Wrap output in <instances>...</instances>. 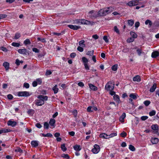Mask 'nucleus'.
Here are the masks:
<instances>
[{
    "label": "nucleus",
    "instance_id": "nucleus-5",
    "mask_svg": "<svg viewBox=\"0 0 159 159\" xmlns=\"http://www.w3.org/2000/svg\"><path fill=\"white\" fill-rule=\"evenodd\" d=\"M17 95L19 96L28 97L30 96V94L27 91L20 92L18 93Z\"/></svg>",
    "mask_w": 159,
    "mask_h": 159
},
{
    "label": "nucleus",
    "instance_id": "nucleus-9",
    "mask_svg": "<svg viewBox=\"0 0 159 159\" xmlns=\"http://www.w3.org/2000/svg\"><path fill=\"white\" fill-rule=\"evenodd\" d=\"M68 26L70 28L75 30H77L81 28L80 26L74 25H69Z\"/></svg>",
    "mask_w": 159,
    "mask_h": 159
},
{
    "label": "nucleus",
    "instance_id": "nucleus-21",
    "mask_svg": "<svg viewBox=\"0 0 159 159\" xmlns=\"http://www.w3.org/2000/svg\"><path fill=\"white\" fill-rule=\"evenodd\" d=\"M157 87V84H154L153 86L151 87L150 89V91L151 92H153Z\"/></svg>",
    "mask_w": 159,
    "mask_h": 159
},
{
    "label": "nucleus",
    "instance_id": "nucleus-29",
    "mask_svg": "<svg viewBox=\"0 0 159 159\" xmlns=\"http://www.w3.org/2000/svg\"><path fill=\"white\" fill-rule=\"evenodd\" d=\"M85 41L84 40H82L79 42V45L80 46H82V47H84L85 46V44H84Z\"/></svg>",
    "mask_w": 159,
    "mask_h": 159
},
{
    "label": "nucleus",
    "instance_id": "nucleus-38",
    "mask_svg": "<svg viewBox=\"0 0 159 159\" xmlns=\"http://www.w3.org/2000/svg\"><path fill=\"white\" fill-rule=\"evenodd\" d=\"M134 41V39L131 37L128 38L127 40V42L128 43H131L133 42Z\"/></svg>",
    "mask_w": 159,
    "mask_h": 159
},
{
    "label": "nucleus",
    "instance_id": "nucleus-18",
    "mask_svg": "<svg viewBox=\"0 0 159 159\" xmlns=\"http://www.w3.org/2000/svg\"><path fill=\"white\" fill-rule=\"evenodd\" d=\"M152 129L155 131V133H156L158 131V126L157 125H153L151 126Z\"/></svg>",
    "mask_w": 159,
    "mask_h": 159
},
{
    "label": "nucleus",
    "instance_id": "nucleus-39",
    "mask_svg": "<svg viewBox=\"0 0 159 159\" xmlns=\"http://www.w3.org/2000/svg\"><path fill=\"white\" fill-rule=\"evenodd\" d=\"M15 151L16 152H19L20 153H22L23 152V150L19 147H17Z\"/></svg>",
    "mask_w": 159,
    "mask_h": 159
},
{
    "label": "nucleus",
    "instance_id": "nucleus-37",
    "mask_svg": "<svg viewBox=\"0 0 159 159\" xmlns=\"http://www.w3.org/2000/svg\"><path fill=\"white\" fill-rule=\"evenodd\" d=\"M24 43L25 45H26L27 44H31V42L29 39H27L26 40L24 41Z\"/></svg>",
    "mask_w": 159,
    "mask_h": 159
},
{
    "label": "nucleus",
    "instance_id": "nucleus-31",
    "mask_svg": "<svg viewBox=\"0 0 159 159\" xmlns=\"http://www.w3.org/2000/svg\"><path fill=\"white\" fill-rule=\"evenodd\" d=\"M74 148L75 150L78 151L80 150L81 149L80 146L78 145H76L74 146Z\"/></svg>",
    "mask_w": 159,
    "mask_h": 159
},
{
    "label": "nucleus",
    "instance_id": "nucleus-28",
    "mask_svg": "<svg viewBox=\"0 0 159 159\" xmlns=\"http://www.w3.org/2000/svg\"><path fill=\"white\" fill-rule=\"evenodd\" d=\"M130 34L132 37L134 38H136L137 37V34L134 32H130Z\"/></svg>",
    "mask_w": 159,
    "mask_h": 159
},
{
    "label": "nucleus",
    "instance_id": "nucleus-62",
    "mask_svg": "<svg viewBox=\"0 0 159 159\" xmlns=\"http://www.w3.org/2000/svg\"><path fill=\"white\" fill-rule=\"evenodd\" d=\"M148 117L147 116H142L141 117V119L142 120H145L148 118Z\"/></svg>",
    "mask_w": 159,
    "mask_h": 159
},
{
    "label": "nucleus",
    "instance_id": "nucleus-45",
    "mask_svg": "<svg viewBox=\"0 0 159 159\" xmlns=\"http://www.w3.org/2000/svg\"><path fill=\"white\" fill-rule=\"evenodd\" d=\"M154 25L156 27H159V20H156L154 22Z\"/></svg>",
    "mask_w": 159,
    "mask_h": 159
},
{
    "label": "nucleus",
    "instance_id": "nucleus-8",
    "mask_svg": "<svg viewBox=\"0 0 159 159\" xmlns=\"http://www.w3.org/2000/svg\"><path fill=\"white\" fill-rule=\"evenodd\" d=\"M18 52L20 54L26 55L27 53H28L29 54V53L27 52V50L25 48L19 49L18 50Z\"/></svg>",
    "mask_w": 159,
    "mask_h": 159
},
{
    "label": "nucleus",
    "instance_id": "nucleus-40",
    "mask_svg": "<svg viewBox=\"0 0 159 159\" xmlns=\"http://www.w3.org/2000/svg\"><path fill=\"white\" fill-rule=\"evenodd\" d=\"M129 148L130 150L132 151H134L135 150L134 147L132 145H129Z\"/></svg>",
    "mask_w": 159,
    "mask_h": 159
},
{
    "label": "nucleus",
    "instance_id": "nucleus-4",
    "mask_svg": "<svg viewBox=\"0 0 159 159\" xmlns=\"http://www.w3.org/2000/svg\"><path fill=\"white\" fill-rule=\"evenodd\" d=\"M100 150V147L99 145L95 144L94 145V148L92 150V152L94 154L98 153Z\"/></svg>",
    "mask_w": 159,
    "mask_h": 159
},
{
    "label": "nucleus",
    "instance_id": "nucleus-1",
    "mask_svg": "<svg viewBox=\"0 0 159 159\" xmlns=\"http://www.w3.org/2000/svg\"><path fill=\"white\" fill-rule=\"evenodd\" d=\"M114 88V84L112 82H108L105 86V89L107 91L113 90Z\"/></svg>",
    "mask_w": 159,
    "mask_h": 159
},
{
    "label": "nucleus",
    "instance_id": "nucleus-19",
    "mask_svg": "<svg viewBox=\"0 0 159 159\" xmlns=\"http://www.w3.org/2000/svg\"><path fill=\"white\" fill-rule=\"evenodd\" d=\"M89 86L90 89L94 91H96L98 89L97 87L92 84H89Z\"/></svg>",
    "mask_w": 159,
    "mask_h": 159
},
{
    "label": "nucleus",
    "instance_id": "nucleus-11",
    "mask_svg": "<svg viewBox=\"0 0 159 159\" xmlns=\"http://www.w3.org/2000/svg\"><path fill=\"white\" fill-rule=\"evenodd\" d=\"M36 103L35 104L37 106H41L44 104V100H36Z\"/></svg>",
    "mask_w": 159,
    "mask_h": 159
},
{
    "label": "nucleus",
    "instance_id": "nucleus-27",
    "mask_svg": "<svg viewBox=\"0 0 159 159\" xmlns=\"http://www.w3.org/2000/svg\"><path fill=\"white\" fill-rule=\"evenodd\" d=\"M137 95L134 93H131L129 95V96L131 98L134 99H136L137 98Z\"/></svg>",
    "mask_w": 159,
    "mask_h": 159
},
{
    "label": "nucleus",
    "instance_id": "nucleus-33",
    "mask_svg": "<svg viewBox=\"0 0 159 159\" xmlns=\"http://www.w3.org/2000/svg\"><path fill=\"white\" fill-rule=\"evenodd\" d=\"M61 150L63 151L64 152L67 150V148L65 147V144H63L61 145Z\"/></svg>",
    "mask_w": 159,
    "mask_h": 159
},
{
    "label": "nucleus",
    "instance_id": "nucleus-53",
    "mask_svg": "<svg viewBox=\"0 0 159 159\" xmlns=\"http://www.w3.org/2000/svg\"><path fill=\"white\" fill-rule=\"evenodd\" d=\"M7 16V15L5 14L0 15V20L1 19L5 18Z\"/></svg>",
    "mask_w": 159,
    "mask_h": 159
},
{
    "label": "nucleus",
    "instance_id": "nucleus-24",
    "mask_svg": "<svg viewBox=\"0 0 159 159\" xmlns=\"http://www.w3.org/2000/svg\"><path fill=\"white\" fill-rule=\"evenodd\" d=\"M158 139L157 138H154L152 139L151 141L154 144H157L158 142Z\"/></svg>",
    "mask_w": 159,
    "mask_h": 159
},
{
    "label": "nucleus",
    "instance_id": "nucleus-34",
    "mask_svg": "<svg viewBox=\"0 0 159 159\" xmlns=\"http://www.w3.org/2000/svg\"><path fill=\"white\" fill-rule=\"evenodd\" d=\"M54 91V93H57L58 90V89L57 88V85H55L52 89Z\"/></svg>",
    "mask_w": 159,
    "mask_h": 159
},
{
    "label": "nucleus",
    "instance_id": "nucleus-43",
    "mask_svg": "<svg viewBox=\"0 0 159 159\" xmlns=\"http://www.w3.org/2000/svg\"><path fill=\"white\" fill-rule=\"evenodd\" d=\"M12 45L14 47H18L20 46V44L18 43L13 42L12 43Z\"/></svg>",
    "mask_w": 159,
    "mask_h": 159
},
{
    "label": "nucleus",
    "instance_id": "nucleus-52",
    "mask_svg": "<svg viewBox=\"0 0 159 159\" xmlns=\"http://www.w3.org/2000/svg\"><path fill=\"white\" fill-rule=\"evenodd\" d=\"M32 50L33 52L36 53H39V50L36 48H32Z\"/></svg>",
    "mask_w": 159,
    "mask_h": 159
},
{
    "label": "nucleus",
    "instance_id": "nucleus-61",
    "mask_svg": "<svg viewBox=\"0 0 159 159\" xmlns=\"http://www.w3.org/2000/svg\"><path fill=\"white\" fill-rule=\"evenodd\" d=\"M76 56V54L75 52H73L70 54V57L71 58H74Z\"/></svg>",
    "mask_w": 159,
    "mask_h": 159
},
{
    "label": "nucleus",
    "instance_id": "nucleus-23",
    "mask_svg": "<svg viewBox=\"0 0 159 159\" xmlns=\"http://www.w3.org/2000/svg\"><path fill=\"white\" fill-rule=\"evenodd\" d=\"M11 130L9 129H1L0 130V134L2 133H7L11 132Z\"/></svg>",
    "mask_w": 159,
    "mask_h": 159
},
{
    "label": "nucleus",
    "instance_id": "nucleus-7",
    "mask_svg": "<svg viewBox=\"0 0 159 159\" xmlns=\"http://www.w3.org/2000/svg\"><path fill=\"white\" fill-rule=\"evenodd\" d=\"M89 14H90V16L91 17H97V16H95V15H97V12L93 10L90 11L89 12Z\"/></svg>",
    "mask_w": 159,
    "mask_h": 159
},
{
    "label": "nucleus",
    "instance_id": "nucleus-49",
    "mask_svg": "<svg viewBox=\"0 0 159 159\" xmlns=\"http://www.w3.org/2000/svg\"><path fill=\"white\" fill-rule=\"evenodd\" d=\"M144 103L146 106H148L150 103V102L149 101L147 100L144 102Z\"/></svg>",
    "mask_w": 159,
    "mask_h": 159
},
{
    "label": "nucleus",
    "instance_id": "nucleus-44",
    "mask_svg": "<svg viewBox=\"0 0 159 159\" xmlns=\"http://www.w3.org/2000/svg\"><path fill=\"white\" fill-rule=\"evenodd\" d=\"M77 50L78 51H80V52H82L84 51V48L81 46H78L77 48Z\"/></svg>",
    "mask_w": 159,
    "mask_h": 159
},
{
    "label": "nucleus",
    "instance_id": "nucleus-30",
    "mask_svg": "<svg viewBox=\"0 0 159 159\" xmlns=\"http://www.w3.org/2000/svg\"><path fill=\"white\" fill-rule=\"evenodd\" d=\"M34 113V110L32 109H29L27 111V113L31 115H33V114Z\"/></svg>",
    "mask_w": 159,
    "mask_h": 159
},
{
    "label": "nucleus",
    "instance_id": "nucleus-48",
    "mask_svg": "<svg viewBox=\"0 0 159 159\" xmlns=\"http://www.w3.org/2000/svg\"><path fill=\"white\" fill-rule=\"evenodd\" d=\"M117 135V133H114L111 134L110 135H108V136H109V138H112L114 136H116Z\"/></svg>",
    "mask_w": 159,
    "mask_h": 159
},
{
    "label": "nucleus",
    "instance_id": "nucleus-41",
    "mask_svg": "<svg viewBox=\"0 0 159 159\" xmlns=\"http://www.w3.org/2000/svg\"><path fill=\"white\" fill-rule=\"evenodd\" d=\"M49 124L47 122H45L44 124V128L46 129H48L49 128Z\"/></svg>",
    "mask_w": 159,
    "mask_h": 159
},
{
    "label": "nucleus",
    "instance_id": "nucleus-14",
    "mask_svg": "<svg viewBox=\"0 0 159 159\" xmlns=\"http://www.w3.org/2000/svg\"><path fill=\"white\" fill-rule=\"evenodd\" d=\"M159 55V52L158 51H154L152 54V58H155Z\"/></svg>",
    "mask_w": 159,
    "mask_h": 159
},
{
    "label": "nucleus",
    "instance_id": "nucleus-63",
    "mask_svg": "<svg viewBox=\"0 0 159 159\" xmlns=\"http://www.w3.org/2000/svg\"><path fill=\"white\" fill-rule=\"evenodd\" d=\"M92 108V107L90 106L88 107L87 109V111L89 112H91L93 111L91 110Z\"/></svg>",
    "mask_w": 159,
    "mask_h": 159
},
{
    "label": "nucleus",
    "instance_id": "nucleus-64",
    "mask_svg": "<svg viewBox=\"0 0 159 159\" xmlns=\"http://www.w3.org/2000/svg\"><path fill=\"white\" fill-rule=\"evenodd\" d=\"M36 82H37V83L39 84H40L42 83V81L41 79H37Z\"/></svg>",
    "mask_w": 159,
    "mask_h": 159
},
{
    "label": "nucleus",
    "instance_id": "nucleus-57",
    "mask_svg": "<svg viewBox=\"0 0 159 159\" xmlns=\"http://www.w3.org/2000/svg\"><path fill=\"white\" fill-rule=\"evenodd\" d=\"M1 49L2 51L5 52H7L8 51L6 48L3 47H1Z\"/></svg>",
    "mask_w": 159,
    "mask_h": 159
},
{
    "label": "nucleus",
    "instance_id": "nucleus-35",
    "mask_svg": "<svg viewBox=\"0 0 159 159\" xmlns=\"http://www.w3.org/2000/svg\"><path fill=\"white\" fill-rule=\"evenodd\" d=\"M118 67V65L116 64L112 66L111 67V69L113 71H116L117 70Z\"/></svg>",
    "mask_w": 159,
    "mask_h": 159
},
{
    "label": "nucleus",
    "instance_id": "nucleus-2",
    "mask_svg": "<svg viewBox=\"0 0 159 159\" xmlns=\"http://www.w3.org/2000/svg\"><path fill=\"white\" fill-rule=\"evenodd\" d=\"M79 22H80L81 24H84L86 25H93L95 23L93 21H89L84 19H81L79 20Z\"/></svg>",
    "mask_w": 159,
    "mask_h": 159
},
{
    "label": "nucleus",
    "instance_id": "nucleus-6",
    "mask_svg": "<svg viewBox=\"0 0 159 159\" xmlns=\"http://www.w3.org/2000/svg\"><path fill=\"white\" fill-rule=\"evenodd\" d=\"M106 16V13L105 12L104 9H101L97 12V15L95 16L97 17L100 16Z\"/></svg>",
    "mask_w": 159,
    "mask_h": 159
},
{
    "label": "nucleus",
    "instance_id": "nucleus-59",
    "mask_svg": "<svg viewBox=\"0 0 159 159\" xmlns=\"http://www.w3.org/2000/svg\"><path fill=\"white\" fill-rule=\"evenodd\" d=\"M114 30L115 32H116L117 33H119V31L118 29L117 28V27L116 26H115L114 27Z\"/></svg>",
    "mask_w": 159,
    "mask_h": 159
},
{
    "label": "nucleus",
    "instance_id": "nucleus-50",
    "mask_svg": "<svg viewBox=\"0 0 159 159\" xmlns=\"http://www.w3.org/2000/svg\"><path fill=\"white\" fill-rule=\"evenodd\" d=\"M156 112L155 111L153 110L149 112V115L151 116H154L155 115Z\"/></svg>",
    "mask_w": 159,
    "mask_h": 159
},
{
    "label": "nucleus",
    "instance_id": "nucleus-51",
    "mask_svg": "<svg viewBox=\"0 0 159 159\" xmlns=\"http://www.w3.org/2000/svg\"><path fill=\"white\" fill-rule=\"evenodd\" d=\"M37 39L38 40L41 41L43 43H45L46 42V41L44 38L41 39L39 37L37 38Z\"/></svg>",
    "mask_w": 159,
    "mask_h": 159
},
{
    "label": "nucleus",
    "instance_id": "nucleus-12",
    "mask_svg": "<svg viewBox=\"0 0 159 159\" xmlns=\"http://www.w3.org/2000/svg\"><path fill=\"white\" fill-rule=\"evenodd\" d=\"M55 120L54 119H51L49 122V125L53 126V128L55 127Z\"/></svg>",
    "mask_w": 159,
    "mask_h": 159
},
{
    "label": "nucleus",
    "instance_id": "nucleus-32",
    "mask_svg": "<svg viewBox=\"0 0 159 159\" xmlns=\"http://www.w3.org/2000/svg\"><path fill=\"white\" fill-rule=\"evenodd\" d=\"M94 53V51L92 50V51H88L86 53V55L89 56H92Z\"/></svg>",
    "mask_w": 159,
    "mask_h": 159
},
{
    "label": "nucleus",
    "instance_id": "nucleus-22",
    "mask_svg": "<svg viewBox=\"0 0 159 159\" xmlns=\"http://www.w3.org/2000/svg\"><path fill=\"white\" fill-rule=\"evenodd\" d=\"M31 144L32 146L35 147L38 145V143L36 141H33L31 142Z\"/></svg>",
    "mask_w": 159,
    "mask_h": 159
},
{
    "label": "nucleus",
    "instance_id": "nucleus-16",
    "mask_svg": "<svg viewBox=\"0 0 159 159\" xmlns=\"http://www.w3.org/2000/svg\"><path fill=\"white\" fill-rule=\"evenodd\" d=\"M108 136V135L106 133H103L100 134L99 135V137L101 138L107 139L108 138L107 137Z\"/></svg>",
    "mask_w": 159,
    "mask_h": 159
},
{
    "label": "nucleus",
    "instance_id": "nucleus-10",
    "mask_svg": "<svg viewBox=\"0 0 159 159\" xmlns=\"http://www.w3.org/2000/svg\"><path fill=\"white\" fill-rule=\"evenodd\" d=\"M16 122L15 121H12L11 120H9L8 121L7 125H10L12 127H14L16 125Z\"/></svg>",
    "mask_w": 159,
    "mask_h": 159
},
{
    "label": "nucleus",
    "instance_id": "nucleus-20",
    "mask_svg": "<svg viewBox=\"0 0 159 159\" xmlns=\"http://www.w3.org/2000/svg\"><path fill=\"white\" fill-rule=\"evenodd\" d=\"M3 66L5 67L6 70L9 69V64L7 62H4L3 63Z\"/></svg>",
    "mask_w": 159,
    "mask_h": 159
},
{
    "label": "nucleus",
    "instance_id": "nucleus-55",
    "mask_svg": "<svg viewBox=\"0 0 159 159\" xmlns=\"http://www.w3.org/2000/svg\"><path fill=\"white\" fill-rule=\"evenodd\" d=\"M62 157L65 158L69 159L70 157L67 154H63L62 155Z\"/></svg>",
    "mask_w": 159,
    "mask_h": 159
},
{
    "label": "nucleus",
    "instance_id": "nucleus-54",
    "mask_svg": "<svg viewBox=\"0 0 159 159\" xmlns=\"http://www.w3.org/2000/svg\"><path fill=\"white\" fill-rule=\"evenodd\" d=\"M73 115L75 117H76L77 116V111L76 110H74L73 112Z\"/></svg>",
    "mask_w": 159,
    "mask_h": 159
},
{
    "label": "nucleus",
    "instance_id": "nucleus-58",
    "mask_svg": "<svg viewBox=\"0 0 159 159\" xmlns=\"http://www.w3.org/2000/svg\"><path fill=\"white\" fill-rule=\"evenodd\" d=\"M103 40H105V41L107 43V42H108V40L107 39V36H104V37H103Z\"/></svg>",
    "mask_w": 159,
    "mask_h": 159
},
{
    "label": "nucleus",
    "instance_id": "nucleus-26",
    "mask_svg": "<svg viewBox=\"0 0 159 159\" xmlns=\"http://www.w3.org/2000/svg\"><path fill=\"white\" fill-rule=\"evenodd\" d=\"M114 99L117 102L119 103L120 101L119 97L118 95L115 94L114 95L113 97Z\"/></svg>",
    "mask_w": 159,
    "mask_h": 159
},
{
    "label": "nucleus",
    "instance_id": "nucleus-15",
    "mask_svg": "<svg viewBox=\"0 0 159 159\" xmlns=\"http://www.w3.org/2000/svg\"><path fill=\"white\" fill-rule=\"evenodd\" d=\"M133 80L134 81L140 82L141 81V78L140 76L137 75L134 77L133 78Z\"/></svg>",
    "mask_w": 159,
    "mask_h": 159
},
{
    "label": "nucleus",
    "instance_id": "nucleus-25",
    "mask_svg": "<svg viewBox=\"0 0 159 159\" xmlns=\"http://www.w3.org/2000/svg\"><path fill=\"white\" fill-rule=\"evenodd\" d=\"M134 21L133 20H128V24L129 25L132 26L134 24Z\"/></svg>",
    "mask_w": 159,
    "mask_h": 159
},
{
    "label": "nucleus",
    "instance_id": "nucleus-56",
    "mask_svg": "<svg viewBox=\"0 0 159 159\" xmlns=\"http://www.w3.org/2000/svg\"><path fill=\"white\" fill-rule=\"evenodd\" d=\"M137 52L138 55L139 56H140L142 53V50L140 49H138L137 50Z\"/></svg>",
    "mask_w": 159,
    "mask_h": 159
},
{
    "label": "nucleus",
    "instance_id": "nucleus-17",
    "mask_svg": "<svg viewBox=\"0 0 159 159\" xmlns=\"http://www.w3.org/2000/svg\"><path fill=\"white\" fill-rule=\"evenodd\" d=\"M126 116V114L125 113H124L122 114V115L120 118V121L122 123L124 122V119Z\"/></svg>",
    "mask_w": 159,
    "mask_h": 159
},
{
    "label": "nucleus",
    "instance_id": "nucleus-13",
    "mask_svg": "<svg viewBox=\"0 0 159 159\" xmlns=\"http://www.w3.org/2000/svg\"><path fill=\"white\" fill-rule=\"evenodd\" d=\"M37 98H38L40 99V100H44L45 101H46L47 100L48 98V97L47 96H43L41 95H39Z\"/></svg>",
    "mask_w": 159,
    "mask_h": 159
},
{
    "label": "nucleus",
    "instance_id": "nucleus-46",
    "mask_svg": "<svg viewBox=\"0 0 159 159\" xmlns=\"http://www.w3.org/2000/svg\"><path fill=\"white\" fill-rule=\"evenodd\" d=\"M120 135L122 137L124 138L126 136L127 133L123 131L120 134Z\"/></svg>",
    "mask_w": 159,
    "mask_h": 159
},
{
    "label": "nucleus",
    "instance_id": "nucleus-3",
    "mask_svg": "<svg viewBox=\"0 0 159 159\" xmlns=\"http://www.w3.org/2000/svg\"><path fill=\"white\" fill-rule=\"evenodd\" d=\"M139 0H132L127 3L126 5L129 7H132L138 5Z\"/></svg>",
    "mask_w": 159,
    "mask_h": 159
},
{
    "label": "nucleus",
    "instance_id": "nucleus-60",
    "mask_svg": "<svg viewBox=\"0 0 159 159\" xmlns=\"http://www.w3.org/2000/svg\"><path fill=\"white\" fill-rule=\"evenodd\" d=\"M78 85L81 87H83L84 86V83L82 82H80L78 83Z\"/></svg>",
    "mask_w": 159,
    "mask_h": 159
},
{
    "label": "nucleus",
    "instance_id": "nucleus-47",
    "mask_svg": "<svg viewBox=\"0 0 159 159\" xmlns=\"http://www.w3.org/2000/svg\"><path fill=\"white\" fill-rule=\"evenodd\" d=\"M20 37V34L19 33H17L15 34V35L14 36V39H19Z\"/></svg>",
    "mask_w": 159,
    "mask_h": 159
},
{
    "label": "nucleus",
    "instance_id": "nucleus-42",
    "mask_svg": "<svg viewBox=\"0 0 159 159\" xmlns=\"http://www.w3.org/2000/svg\"><path fill=\"white\" fill-rule=\"evenodd\" d=\"M82 60L84 63L87 64L88 61V60L85 57H83L82 58Z\"/></svg>",
    "mask_w": 159,
    "mask_h": 159
},
{
    "label": "nucleus",
    "instance_id": "nucleus-36",
    "mask_svg": "<svg viewBox=\"0 0 159 159\" xmlns=\"http://www.w3.org/2000/svg\"><path fill=\"white\" fill-rule=\"evenodd\" d=\"M145 24L146 25H148L149 24L150 26H151L152 25V23L151 21L149 20H147L145 22Z\"/></svg>",
    "mask_w": 159,
    "mask_h": 159
}]
</instances>
